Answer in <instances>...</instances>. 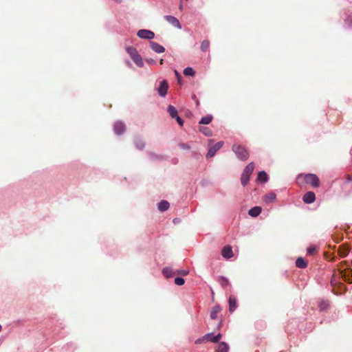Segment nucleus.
<instances>
[{"label":"nucleus","mask_w":352,"mask_h":352,"mask_svg":"<svg viewBox=\"0 0 352 352\" xmlns=\"http://www.w3.org/2000/svg\"><path fill=\"white\" fill-rule=\"evenodd\" d=\"M232 150L236 157L242 161H245L249 157V152L243 146L234 144L232 147Z\"/></svg>","instance_id":"obj_2"},{"label":"nucleus","mask_w":352,"mask_h":352,"mask_svg":"<svg viewBox=\"0 0 352 352\" xmlns=\"http://www.w3.org/2000/svg\"><path fill=\"white\" fill-rule=\"evenodd\" d=\"M347 180L348 181H352V174L351 175H348Z\"/></svg>","instance_id":"obj_40"},{"label":"nucleus","mask_w":352,"mask_h":352,"mask_svg":"<svg viewBox=\"0 0 352 352\" xmlns=\"http://www.w3.org/2000/svg\"><path fill=\"white\" fill-rule=\"evenodd\" d=\"M339 274L348 283H352V269L346 261L341 262L338 268Z\"/></svg>","instance_id":"obj_1"},{"label":"nucleus","mask_w":352,"mask_h":352,"mask_svg":"<svg viewBox=\"0 0 352 352\" xmlns=\"http://www.w3.org/2000/svg\"><path fill=\"white\" fill-rule=\"evenodd\" d=\"M126 50L127 53L130 55L131 59L138 67H143L144 63L142 58L135 47H129L126 49Z\"/></svg>","instance_id":"obj_4"},{"label":"nucleus","mask_w":352,"mask_h":352,"mask_svg":"<svg viewBox=\"0 0 352 352\" xmlns=\"http://www.w3.org/2000/svg\"><path fill=\"white\" fill-rule=\"evenodd\" d=\"M212 120V116L210 115H208L206 116L201 118V119L199 123L201 124H208L209 123H210Z\"/></svg>","instance_id":"obj_24"},{"label":"nucleus","mask_w":352,"mask_h":352,"mask_svg":"<svg viewBox=\"0 0 352 352\" xmlns=\"http://www.w3.org/2000/svg\"><path fill=\"white\" fill-rule=\"evenodd\" d=\"M261 212V208L259 206L253 207L248 211L249 215H250L251 217H257L258 215H259V214Z\"/></svg>","instance_id":"obj_16"},{"label":"nucleus","mask_w":352,"mask_h":352,"mask_svg":"<svg viewBox=\"0 0 352 352\" xmlns=\"http://www.w3.org/2000/svg\"><path fill=\"white\" fill-rule=\"evenodd\" d=\"M179 146H180V148L185 149V150H188L190 148V146L186 144H180Z\"/></svg>","instance_id":"obj_36"},{"label":"nucleus","mask_w":352,"mask_h":352,"mask_svg":"<svg viewBox=\"0 0 352 352\" xmlns=\"http://www.w3.org/2000/svg\"><path fill=\"white\" fill-rule=\"evenodd\" d=\"M163 275L166 278H170L176 274V270L174 271L170 267H166L162 270Z\"/></svg>","instance_id":"obj_15"},{"label":"nucleus","mask_w":352,"mask_h":352,"mask_svg":"<svg viewBox=\"0 0 352 352\" xmlns=\"http://www.w3.org/2000/svg\"><path fill=\"white\" fill-rule=\"evenodd\" d=\"M254 168V164L253 162L248 164L244 168L241 177V184L243 186H245L248 183L250 177L252 175Z\"/></svg>","instance_id":"obj_3"},{"label":"nucleus","mask_w":352,"mask_h":352,"mask_svg":"<svg viewBox=\"0 0 352 352\" xmlns=\"http://www.w3.org/2000/svg\"><path fill=\"white\" fill-rule=\"evenodd\" d=\"M163 62H164V60H163V59H161V60H160V65H162V64H163Z\"/></svg>","instance_id":"obj_43"},{"label":"nucleus","mask_w":352,"mask_h":352,"mask_svg":"<svg viewBox=\"0 0 352 352\" xmlns=\"http://www.w3.org/2000/svg\"><path fill=\"white\" fill-rule=\"evenodd\" d=\"M175 283L177 285H183L185 283V280L183 278H180V277H177L175 278Z\"/></svg>","instance_id":"obj_32"},{"label":"nucleus","mask_w":352,"mask_h":352,"mask_svg":"<svg viewBox=\"0 0 352 352\" xmlns=\"http://www.w3.org/2000/svg\"><path fill=\"white\" fill-rule=\"evenodd\" d=\"M265 199H267L270 201H273L276 199V195L274 193H270L266 195Z\"/></svg>","instance_id":"obj_33"},{"label":"nucleus","mask_w":352,"mask_h":352,"mask_svg":"<svg viewBox=\"0 0 352 352\" xmlns=\"http://www.w3.org/2000/svg\"><path fill=\"white\" fill-rule=\"evenodd\" d=\"M199 131L206 136L212 135V131L208 127L201 126Z\"/></svg>","instance_id":"obj_27"},{"label":"nucleus","mask_w":352,"mask_h":352,"mask_svg":"<svg viewBox=\"0 0 352 352\" xmlns=\"http://www.w3.org/2000/svg\"><path fill=\"white\" fill-rule=\"evenodd\" d=\"M181 78H182L177 77V80H178L179 82H180Z\"/></svg>","instance_id":"obj_44"},{"label":"nucleus","mask_w":352,"mask_h":352,"mask_svg":"<svg viewBox=\"0 0 352 352\" xmlns=\"http://www.w3.org/2000/svg\"><path fill=\"white\" fill-rule=\"evenodd\" d=\"M331 283L332 285L336 284V280H335V276L334 275L333 276V278H331Z\"/></svg>","instance_id":"obj_37"},{"label":"nucleus","mask_w":352,"mask_h":352,"mask_svg":"<svg viewBox=\"0 0 352 352\" xmlns=\"http://www.w3.org/2000/svg\"><path fill=\"white\" fill-rule=\"evenodd\" d=\"M195 74V70L192 68V67H186L184 69V74L185 76H193Z\"/></svg>","instance_id":"obj_26"},{"label":"nucleus","mask_w":352,"mask_h":352,"mask_svg":"<svg viewBox=\"0 0 352 352\" xmlns=\"http://www.w3.org/2000/svg\"><path fill=\"white\" fill-rule=\"evenodd\" d=\"M169 206V203L167 201L163 200L159 203L158 209L162 212H164L168 209Z\"/></svg>","instance_id":"obj_21"},{"label":"nucleus","mask_w":352,"mask_h":352,"mask_svg":"<svg viewBox=\"0 0 352 352\" xmlns=\"http://www.w3.org/2000/svg\"><path fill=\"white\" fill-rule=\"evenodd\" d=\"M296 265L298 268L304 269V268L307 267V263L305 261V260L303 258L299 257L296 261Z\"/></svg>","instance_id":"obj_19"},{"label":"nucleus","mask_w":352,"mask_h":352,"mask_svg":"<svg viewBox=\"0 0 352 352\" xmlns=\"http://www.w3.org/2000/svg\"><path fill=\"white\" fill-rule=\"evenodd\" d=\"M222 256L226 258H230L232 256V250L230 246H226L222 249Z\"/></svg>","instance_id":"obj_14"},{"label":"nucleus","mask_w":352,"mask_h":352,"mask_svg":"<svg viewBox=\"0 0 352 352\" xmlns=\"http://www.w3.org/2000/svg\"><path fill=\"white\" fill-rule=\"evenodd\" d=\"M135 144L138 149H142L144 147V142L140 138L135 140Z\"/></svg>","instance_id":"obj_28"},{"label":"nucleus","mask_w":352,"mask_h":352,"mask_svg":"<svg viewBox=\"0 0 352 352\" xmlns=\"http://www.w3.org/2000/svg\"><path fill=\"white\" fill-rule=\"evenodd\" d=\"M223 142L220 141V142L216 143L215 144H214L213 146H210V148L206 155V157L209 158V157H213L215 155L216 152L218 150H219L223 146Z\"/></svg>","instance_id":"obj_7"},{"label":"nucleus","mask_w":352,"mask_h":352,"mask_svg":"<svg viewBox=\"0 0 352 352\" xmlns=\"http://www.w3.org/2000/svg\"><path fill=\"white\" fill-rule=\"evenodd\" d=\"M168 88V85L167 82L166 80L162 81L160 82V85L158 88L159 94L161 96L164 97L167 94Z\"/></svg>","instance_id":"obj_11"},{"label":"nucleus","mask_w":352,"mask_h":352,"mask_svg":"<svg viewBox=\"0 0 352 352\" xmlns=\"http://www.w3.org/2000/svg\"><path fill=\"white\" fill-rule=\"evenodd\" d=\"M219 282L223 287H226L230 284L228 280L224 277L219 278Z\"/></svg>","instance_id":"obj_29"},{"label":"nucleus","mask_w":352,"mask_h":352,"mask_svg":"<svg viewBox=\"0 0 352 352\" xmlns=\"http://www.w3.org/2000/svg\"><path fill=\"white\" fill-rule=\"evenodd\" d=\"M150 45L151 49L156 53H162L165 51V48L156 42H151Z\"/></svg>","instance_id":"obj_13"},{"label":"nucleus","mask_w":352,"mask_h":352,"mask_svg":"<svg viewBox=\"0 0 352 352\" xmlns=\"http://www.w3.org/2000/svg\"><path fill=\"white\" fill-rule=\"evenodd\" d=\"M164 18L166 21L173 25L174 27H176L179 29L182 28L179 21L176 17L173 16L166 15L164 16Z\"/></svg>","instance_id":"obj_9"},{"label":"nucleus","mask_w":352,"mask_h":352,"mask_svg":"<svg viewBox=\"0 0 352 352\" xmlns=\"http://www.w3.org/2000/svg\"><path fill=\"white\" fill-rule=\"evenodd\" d=\"M229 346L226 342H220L216 349L217 352H228Z\"/></svg>","instance_id":"obj_17"},{"label":"nucleus","mask_w":352,"mask_h":352,"mask_svg":"<svg viewBox=\"0 0 352 352\" xmlns=\"http://www.w3.org/2000/svg\"><path fill=\"white\" fill-rule=\"evenodd\" d=\"M237 307V305H236V299L233 297V296H230L229 298V310L230 311L232 312L235 310V309Z\"/></svg>","instance_id":"obj_20"},{"label":"nucleus","mask_w":352,"mask_h":352,"mask_svg":"<svg viewBox=\"0 0 352 352\" xmlns=\"http://www.w3.org/2000/svg\"><path fill=\"white\" fill-rule=\"evenodd\" d=\"M317 252V248L316 246H310L307 249V254L309 255H314Z\"/></svg>","instance_id":"obj_31"},{"label":"nucleus","mask_w":352,"mask_h":352,"mask_svg":"<svg viewBox=\"0 0 352 352\" xmlns=\"http://www.w3.org/2000/svg\"><path fill=\"white\" fill-rule=\"evenodd\" d=\"M175 76L177 77H179V78H182L180 74H179V72L177 71V70H175Z\"/></svg>","instance_id":"obj_39"},{"label":"nucleus","mask_w":352,"mask_h":352,"mask_svg":"<svg viewBox=\"0 0 352 352\" xmlns=\"http://www.w3.org/2000/svg\"><path fill=\"white\" fill-rule=\"evenodd\" d=\"M179 9L180 10H183V4H182V0H180V3H179Z\"/></svg>","instance_id":"obj_38"},{"label":"nucleus","mask_w":352,"mask_h":352,"mask_svg":"<svg viewBox=\"0 0 352 352\" xmlns=\"http://www.w3.org/2000/svg\"><path fill=\"white\" fill-rule=\"evenodd\" d=\"M210 41L208 40H204L201 45V50L203 52H206L209 49Z\"/></svg>","instance_id":"obj_25"},{"label":"nucleus","mask_w":352,"mask_h":352,"mask_svg":"<svg viewBox=\"0 0 352 352\" xmlns=\"http://www.w3.org/2000/svg\"><path fill=\"white\" fill-rule=\"evenodd\" d=\"M177 120V122H178V124L182 126H183V124H184V122L182 120V119L179 117V116H177L175 118Z\"/></svg>","instance_id":"obj_35"},{"label":"nucleus","mask_w":352,"mask_h":352,"mask_svg":"<svg viewBox=\"0 0 352 352\" xmlns=\"http://www.w3.org/2000/svg\"><path fill=\"white\" fill-rule=\"evenodd\" d=\"M221 311V308L219 305H216L212 307L210 312V318L214 320L217 318V314Z\"/></svg>","instance_id":"obj_18"},{"label":"nucleus","mask_w":352,"mask_h":352,"mask_svg":"<svg viewBox=\"0 0 352 352\" xmlns=\"http://www.w3.org/2000/svg\"><path fill=\"white\" fill-rule=\"evenodd\" d=\"M304 179L306 184H310L313 188H318L320 185V182L318 177L312 173L305 174Z\"/></svg>","instance_id":"obj_5"},{"label":"nucleus","mask_w":352,"mask_h":352,"mask_svg":"<svg viewBox=\"0 0 352 352\" xmlns=\"http://www.w3.org/2000/svg\"><path fill=\"white\" fill-rule=\"evenodd\" d=\"M188 273H189L188 270H176V274L186 276L187 274H188Z\"/></svg>","instance_id":"obj_34"},{"label":"nucleus","mask_w":352,"mask_h":352,"mask_svg":"<svg viewBox=\"0 0 352 352\" xmlns=\"http://www.w3.org/2000/svg\"><path fill=\"white\" fill-rule=\"evenodd\" d=\"M147 62L150 63H152V64H154L155 62L154 60L151 59V60H147Z\"/></svg>","instance_id":"obj_41"},{"label":"nucleus","mask_w":352,"mask_h":352,"mask_svg":"<svg viewBox=\"0 0 352 352\" xmlns=\"http://www.w3.org/2000/svg\"><path fill=\"white\" fill-rule=\"evenodd\" d=\"M114 131L118 135H121L125 131V125L121 122H117L114 124Z\"/></svg>","instance_id":"obj_12"},{"label":"nucleus","mask_w":352,"mask_h":352,"mask_svg":"<svg viewBox=\"0 0 352 352\" xmlns=\"http://www.w3.org/2000/svg\"><path fill=\"white\" fill-rule=\"evenodd\" d=\"M257 179L261 182H266L268 179L267 173L265 171H261L258 174Z\"/></svg>","instance_id":"obj_23"},{"label":"nucleus","mask_w":352,"mask_h":352,"mask_svg":"<svg viewBox=\"0 0 352 352\" xmlns=\"http://www.w3.org/2000/svg\"><path fill=\"white\" fill-rule=\"evenodd\" d=\"M329 303L326 301H322L319 304V309L320 311L325 310L328 308Z\"/></svg>","instance_id":"obj_30"},{"label":"nucleus","mask_w":352,"mask_h":352,"mask_svg":"<svg viewBox=\"0 0 352 352\" xmlns=\"http://www.w3.org/2000/svg\"><path fill=\"white\" fill-rule=\"evenodd\" d=\"M346 254H347V252H344V254H341V256L344 257V256H346Z\"/></svg>","instance_id":"obj_42"},{"label":"nucleus","mask_w":352,"mask_h":352,"mask_svg":"<svg viewBox=\"0 0 352 352\" xmlns=\"http://www.w3.org/2000/svg\"><path fill=\"white\" fill-rule=\"evenodd\" d=\"M167 111L172 118H175V117L177 116V110L175 109L174 106L170 104L168 107Z\"/></svg>","instance_id":"obj_22"},{"label":"nucleus","mask_w":352,"mask_h":352,"mask_svg":"<svg viewBox=\"0 0 352 352\" xmlns=\"http://www.w3.org/2000/svg\"><path fill=\"white\" fill-rule=\"evenodd\" d=\"M137 35L144 39H152L155 36L154 32L148 30H140Z\"/></svg>","instance_id":"obj_8"},{"label":"nucleus","mask_w":352,"mask_h":352,"mask_svg":"<svg viewBox=\"0 0 352 352\" xmlns=\"http://www.w3.org/2000/svg\"><path fill=\"white\" fill-rule=\"evenodd\" d=\"M221 337H222V336L221 333H218L216 336H213L212 333H208V334H206L203 338L198 339L196 341V343H201V342H203L205 340H207L212 342L217 343L220 340Z\"/></svg>","instance_id":"obj_6"},{"label":"nucleus","mask_w":352,"mask_h":352,"mask_svg":"<svg viewBox=\"0 0 352 352\" xmlns=\"http://www.w3.org/2000/svg\"><path fill=\"white\" fill-rule=\"evenodd\" d=\"M302 200L306 204H311L316 200V195L314 192L309 191L306 192L303 197Z\"/></svg>","instance_id":"obj_10"}]
</instances>
